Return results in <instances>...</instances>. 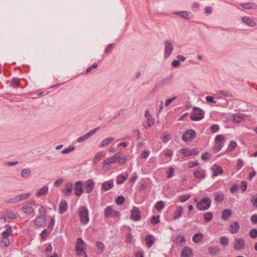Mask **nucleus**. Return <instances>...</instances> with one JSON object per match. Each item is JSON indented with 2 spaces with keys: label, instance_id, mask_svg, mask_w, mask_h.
Instances as JSON below:
<instances>
[{
  "label": "nucleus",
  "instance_id": "obj_51",
  "mask_svg": "<svg viewBox=\"0 0 257 257\" xmlns=\"http://www.w3.org/2000/svg\"><path fill=\"white\" fill-rule=\"evenodd\" d=\"M159 215L153 216L151 219V222L153 224H156L160 222Z\"/></svg>",
  "mask_w": 257,
  "mask_h": 257
},
{
  "label": "nucleus",
  "instance_id": "obj_57",
  "mask_svg": "<svg viewBox=\"0 0 257 257\" xmlns=\"http://www.w3.org/2000/svg\"><path fill=\"white\" fill-rule=\"evenodd\" d=\"M48 235V230L46 229H44L41 233V237L43 239H45Z\"/></svg>",
  "mask_w": 257,
  "mask_h": 257
},
{
  "label": "nucleus",
  "instance_id": "obj_29",
  "mask_svg": "<svg viewBox=\"0 0 257 257\" xmlns=\"http://www.w3.org/2000/svg\"><path fill=\"white\" fill-rule=\"evenodd\" d=\"M22 209L27 214H31L34 211V209L32 206L26 205L24 206Z\"/></svg>",
  "mask_w": 257,
  "mask_h": 257
},
{
  "label": "nucleus",
  "instance_id": "obj_58",
  "mask_svg": "<svg viewBox=\"0 0 257 257\" xmlns=\"http://www.w3.org/2000/svg\"><path fill=\"white\" fill-rule=\"evenodd\" d=\"M174 169L172 167H170L167 171V177H172L174 175Z\"/></svg>",
  "mask_w": 257,
  "mask_h": 257
},
{
  "label": "nucleus",
  "instance_id": "obj_37",
  "mask_svg": "<svg viewBox=\"0 0 257 257\" xmlns=\"http://www.w3.org/2000/svg\"><path fill=\"white\" fill-rule=\"evenodd\" d=\"M174 14L178 15L180 17L183 18L185 19H186V20L189 19L188 13L186 11L177 12L174 13Z\"/></svg>",
  "mask_w": 257,
  "mask_h": 257
},
{
  "label": "nucleus",
  "instance_id": "obj_38",
  "mask_svg": "<svg viewBox=\"0 0 257 257\" xmlns=\"http://www.w3.org/2000/svg\"><path fill=\"white\" fill-rule=\"evenodd\" d=\"M125 199V197L123 196L120 195L115 200L116 204L118 205H122L124 202Z\"/></svg>",
  "mask_w": 257,
  "mask_h": 257
},
{
  "label": "nucleus",
  "instance_id": "obj_18",
  "mask_svg": "<svg viewBox=\"0 0 257 257\" xmlns=\"http://www.w3.org/2000/svg\"><path fill=\"white\" fill-rule=\"evenodd\" d=\"M241 21L244 24L250 27H254L256 26V23L254 21L250 19L247 17H243L241 18Z\"/></svg>",
  "mask_w": 257,
  "mask_h": 257
},
{
  "label": "nucleus",
  "instance_id": "obj_63",
  "mask_svg": "<svg viewBox=\"0 0 257 257\" xmlns=\"http://www.w3.org/2000/svg\"><path fill=\"white\" fill-rule=\"evenodd\" d=\"M133 237L132 234L127 233L126 237V241L129 243H132Z\"/></svg>",
  "mask_w": 257,
  "mask_h": 257
},
{
  "label": "nucleus",
  "instance_id": "obj_20",
  "mask_svg": "<svg viewBox=\"0 0 257 257\" xmlns=\"http://www.w3.org/2000/svg\"><path fill=\"white\" fill-rule=\"evenodd\" d=\"M230 232L232 234L237 233L240 229V225L238 222H235L230 225Z\"/></svg>",
  "mask_w": 257,
  "mask_h": 257
},
{
  "label": "nucleus",
  "instance_id": "obj_60",
  "mask_svg": "<svg viewBox=\"0 0 257 257\" xmlns=\"http://www.w3.org/2000/svg\"><path fill=\"white\" fill-rule=\"evenodd\" d=\"M97 67V64L96 63L93 64L91 66L88 67L86 70V73H89L91 71H92L93 69L96 68Z\"/></svg>",
  "mask_w": 257,
  "mask_h": 257
},
{
  "label": "nucleus",
  "instance_id": "obj_16",
  "mask_svg": "<svg viewBox=\"0 0 257 257\" xmlns=\"http://www.w3.org/2000/svg\"><path fill=\"white\" fill-rule=\"evenodd\" d=\"M212 171L213 172L212 177H215L221 175L223 172V169L222 167L216 164L214 165L212 167Z\"/></svg>",
  "mask_w": 257,
  "mask_h": 257
},
{
  "label": "nucleus",
  "instance_id": "obj_9",
  "mask_svg": "<svg viewBox=\"0 0 257 257\" xmlns=\"http://www.w3.org/2000/svg\"><path fill=\"white\" fill-rule=\"evenodd\" d=\"M131 218L134 221L140 220L141 218V212L136 206H134L131 211Z\"/></svg>",
  "mask_w": 257,
  "mask_h": 257
},
{
  "label": "nucleus",
  "instance_id": "obj_1",
  "mask_svg": "<svg viewBox=\"0 0 257 257\" xmlns=\"http://www.w3.org/2000/svg\"><path fill=\"white\" fill-rule=\"evenodd\" d=\"M211 200L209 197H204L200 201L197 202L196 207L199 210H206L211 205Z\"/></svg>",
  "mask_w": 257,
  "mask_h": 257
},
{
  "label": "nucleus",
  "instance_id": "obj_13",
  "mask_svg": "<svg viewBox=\"0 0 257 257\" xmlns=\"http://www.w3.org/2000/svg\"><path fill=\"white\" fill-rule=\"evenodd\" d=\"M193 253L191 248L185 246L182 249L180 253L181 257H192Z\"/></svg>",
  "mask_w": 257,
  "mask_h": 257
},
{
  "label": "nucleus",
  "instance_id": "obj_55",
  "mask_svg": "<svg viewBox=\"0 0 257 257\" xmlns=\"http://www.w3.org/2000/svg\"><path fill=\"white\" fill-rule=\"evenodd\" d=\"M240 188L241 189L242 191H245L247 188V183L246 181H243L241 182V185Z\"/></svg>",
  "mask_w": 257,
  "mask_h": 257
},
{
  "label": "nucleus",
  "instance_id": "obj_53",
  "mask_svg": "<svg viewBox=\"0 0 257 257\" xmlns=\"http://www.w3.org/2000/svg\"><path fill=\"white\" fill-rule=\"evenodd\" d=\"M97 249L99 250V253H101L103 251L104 245L102 242H98L96 244Z\"/></svg>",
  "mask_w": 257,
  "mask_h": 257
},
{
  "label": "nucleus",
  "instance_id": "obj_32",
  "mask_svg": "<svg viewBox=\"0 0 257 257\" xmlns=\"http://www.w3.org/2000/svg\"><path fill=\"white\" fill-rule=\"evenodd\" d=\"M48 187L45 186L38 190L37 195L39 196H43L45 195L48 192Z\"/></svg>",
  "mask_w": 257,
  "mask_h": 257
},
{
  "label": "nucleus",
  "instance_id": "obj_19",
  "mask_svg": "<svg viewBox=\"0 0 257 257\" xmlns=\"http://www.w3.org/2000/svg\"><path fill=\"white\" fill-rule=\"evenodd\" d=\"M3 238L1 240V244L3 247H7L10 244V239L8 238V234L5 232L4 235H2Z\"/></svg>",
  "mask_w": 257,
  "mask_h": 257
},
{
  "label": "nucleus",
  "instance_id": "obj_27",
  "mask_svg": "<svg viewBox=\"0 0 257 257\" xmlns=\"http://www.w3.org/2000/svg\"><path fill=\"white\" fill-rule=\"evenodd\" d=\"M231 215V211L230 209H224L222 213L221 218L224 220L228 219Z\"/></svg>",
  "mask_w": 257,
  "mask_h": 257
},
{
  "label": "nucleus",
  "instance_id": "obj_22",
  "mask_svg": "<svg viewBox=\"0 0 257 257\" xmlns=\"http://www.w3.org/2000/svg\"><path fill=\"white\" fill-rule=\"evenodd\" d=\"M85 191L87 193H90L94 188V182L92 180L89 179L85 183Z\"/></svg>",
  "mask_w": 257,
  "mask_h": 257
},
{
  "label": "nucleus",
  "instance_id": "obj_36",
  "mask_svg": "<svg viewBox=\"0 0 257 257\" xmlns=\"http://www.w3.org/2000/svg\"><path fill=\"white\" fill-rule=\"evenodd\" d=\"M208 252L211 255H215L219 251V248L218 247H209L208 248Z\"/></svg>",
  "mask_w": 257,
  "mask_h": 257
},
{
  "label": "nucleus",
  "instance_id": "obj_26",
  "mask_svg": "<svg viewBox=\"0 0 257 257\" xmlns=\"http://www.w3.org/2000/svg\"><path fill=\"white\" fill-rule=\"evenodd\" d=\"M214 200L217 202H221L224 199V195L219 192H217L214 194Z\"/></svg>",
  "mask_w": 257,
  "mask_h": 257
},
{
  "label": "nucleus",
  "instance_id": "obj_11",
  "mask_svg": "<svg viewBox=\"0 0 257 257\" xmlns=\"http://www.w3.org/2000/svg\"><path fill=\"white\" fill-rule=\"evenodd\" d=\"M75 194L77 196H80L83 193V189L82 188V182L77 181L74 185Z\"/></svg>",
  "mask_w": 257,
  "mask_h": 257
},
{
  "label": "nucleus",
  "instance_id": "obj_23",
  "mask_svg": "<svg viewBox=\"0 0 257 257\" xmlns=\"http://www.w3.org/2000/svg\"><path fill=\"white\" fill-rule=\"evenodd\" d=\"M183 211V207L182 206H178L177 207V209L174 213L173 218L174 219H177L180 218L181 216Z\"/></svg>",
  "mask_w": 257,
  "mask_h": 257
},
{
  "label": "nucleus",
  "instance_id": "obj_28",
  "mask_svg": "<svg viewBox=\"0 0 257 257\" xmlns=\"http://www.w3.org/2000/svg\"><path fill=\"white\" fill-rule=\"evenodd\" d=\"M112 214V207L111 206H108L104 209V217L105 218L111 217Z\"/></svg>",
  "mask_w": 257,
  "mask_h": 257
},
{
  "label": "nucleus",
  "instance_id": "obj_30",
  "mask_svg": "<svg viewBox=\"0 0 257 257\" xmlns=\"http://www.w3.org/2000/svg\"><path fill=\"white\" fill-rule=\"evenodd\" d=\"M5 217L11 219H16L18 215L13 211H7L5 213Z\"/></svg>",
  "mask_w": 257,
  "mask_h": 257
},
{
  "label": "nucleus",
  "instance_id": "obj_34",
  "mask_svg": "<svg viewBox=\"0 0 257 257\" xmlns=\"http://www.w3.org/2000/svg\"><path fill=\"white\" fill-rule=\"evenodd\" d=\"M112 180H109L108 182H105L102 185V188L103 190L107 191L112 187V185L111 184Z\"/></svg>",
  "mask_w": 257,
  "mask_h": 257
},
{
  "label": "nucleus",
  "instance_id": "obj_15",
  "mask_svg": "<svg viewBox=\"0 0 257 257\" xmlns=\"http://www.w3.org/2000/svg\"><path fill=\"white\" fill-rule=\"evenodd\" d=\"M68 205L67 201L65 200H62L59 203V212L60 214L65 213L68 209Z\"/></svg>",
  "mask_w": 257,
  "mask_h": 257
},
{
  "label": "nucleus",
  "instance_id": "obj_3",
  "mask_svg": "<svg viewBox=\"0 0 257 257\" xmlns=\"http://www.w3.org/2000/svg\"><path fill=\"white\" fill-rule=\"evenodd\" d=\"M79 216L81 223L86 224L89 221L88 210L84 206H82L79 210Z\"/></svg>",
  "mask_w": 257,
  "mask_h": 257
},
{
  "label": "nucleus",
  "instance_id": "obj_2",
  "mask_svg": "<svg viewBox=\"0 0 257 257\" xmlns=\"http://www.w3.org/2000/svg\"><path fill=\"white\" fill-rule=\"evenodd\" d=\"M204 116L203 111L199 107H194L192 109L190 118L192 120L197 121L203 119Z\"/></svg>",
  "mask_w": 257,
  "mask_h": 257
},
{
  "label": "nucleus",
  "instance_id": "obj_56",
  "mask_svg": "<svg viewBox=\"0 0 257 257\" xmlns=\"http://www.w3.org/2000/svg\"><path fill=\"white\" fill-rule=\"evenodd\" d=\"M186 239L184 236H177L176 238V243H182L185 242Z\"/></svg>",
  "mask_w": 257,
  "mask_h": 257
},
{
  "label": "nucleus",
  "instance_id": "obj_45",
  "mask_svg": "<svg viewBox=\"0 0 257 257\" xmlns=\"http://www.w3.org/2000/svg\"><path fill=\"white\" fill-rule=\"evenodd\" d=\"M5 227L6 228V230L4 231L2 233V234L4 235V233L6 232V233L8 234V236H10L13 231L12 226L10 225L7 224L5 226Z\"/></svg>",
  "mask_w": 257,
  "mask_h": 257
},
{
  "label": "nucleus",
  "instance_id": "obj_52",
  "mask_svg": "<svg viewBox=\"0 0 257 257\" xmlns=\"http://www.w3.org/2000/svg\"><path fill=\"white\" fill-rule=\"evenodd\" d=\"M76 251L77 253L79 255H82L83 254H86V253L83 247H80L78 245H76Z\"/></svg>",
  "mask_w": 257,
  "mask_h": 257
},
{
  "label": "nucleus",
  "instance_id": "obj_33",
  "mask_svg": "<svg viewBox=\"0 0 257 257\" xmlns=\"http://www.w3.org/2000/svg\"><path fill=\"white\" fill-rule=\"evenodd\" d=\"M20 84V81L17 78H13L11 81V86L14 88H18Z\"/></svg>",
  "mask_w": 257,
  "mask_h": 257
},
{
  "label": "nucleus",
  "instance_id": "obj_24",
  "mask_svg": "<svg viewBox=\"0 0 257 257\" xmlns=\"http://www.w3.org/2000/svg\"><path fill=\"white\" fill-rule=\"evenodd\" d=\"M241 7L246 10L256 9H257V5L252 3H248L240 4Z\"/></svg>",
  "mask_w": 257,
  "mask_h": 257
},
{
  "label": "nucleus",
  "instance_id": "obj_47",
  "mask_svg": "<svg viewBox=\"0 0 257 257\" xmlns=\"http://www.w3.org/2000/svg\"><path fill=\"white\" fill-rule=\"evenodd\" d=\"M181 152L184 157L191 156V150H190L188 148L182 149Z\"/></svg>",
  "mask_w": 257,
  "mask_h": 257
},
{
  "label": "nucleus",
  "instance_id": "obj_43",
  "mask_svg": "<svg viewBox=\"0 0 257 257\" xmlns=\"http://www.w3.org/2000/svg\"><path fill=\"white\" fill-rule=\"evenodd\" d=\"M75 148L74 146H69V147L61 151V153H62V154H68V153H70L71 152L74 151Z\"/></svg>",
  "mask_w": 257,
  "mask_h": 257
},
{
  "label": "nucleus",
  "instance_id": "obj_39",
  "mask_svg": "<svg viewBox=\"0 0 257 257\" xmlns=\"http://www.w3.org/2000/svg\"><path fill=\"white\" fill-rule=\"evenodd\" d=\"M194 175L195 177H205L206 174L204 171L202 169L196 170L194 172Z\"/></svg>",
  "mask_w": 257,
  "mask_h": 257
},
{
  "label": "nucleus",
  "instance_id": "obj_14",
  "mask_svg": "<svg viewBox=\"0 0 257 257\" xmlns=\"http://www.w3.org/2000/svg\"><path fill=\"white\" fill-rule=\"evenodd\" d=\"M112 167V157L105 159L103 162L102 168L103 170H108Z\"/></svg>",
  "mask_w": 257,
  "mask_h": 257
},
{
  "label": "nucleus",
  "instance_id": "obj_54",
  "mask_svg": "<svg viewBox=\"0 0 257 257\" xmlns=\"http://www.w3.org/2000/svg\"><path fill=\"white\" fill-rule=\"evenodd\" d=\"M237 146V143L234 141H231L228 146V150L230 151L233 150Z\"/></svg>",
  "mask_w": 257,
  "mask_h": 257
},
{
  "label": "nucleus",
  "instance_id": "obj_12",
  "mask_svg": "<svg viewBox=\"0 0 257 257\" xmlns=\"http://www.w3.org/2000/svg\"><path fill=\"white\" fill-rule=\"evenodd\" d=\"M34 221L36 226H42L45 224L46 219L43 215H39L36 216Z\"/></svg>",
  "mask_w": 257,
  "mask_h": 257
},
{
  "label": "nucleus",
  "instance_id": "obj_4",
  "mask_svg": "<svg viewBox=\"0 0 257 257\" xmlns=\"http://www.w3.org/2000/svg\"><path fill=\"white\" fill-rule=\"evenodd\" d=\"M224 140V137L222 135H218L216 136L215 138V149L217 151H219L223 146V141Z\"/></svg>",
  "mask_w": 257,
  "mask_h": 257
},
{
  "label": "nucleus",
  "instance_id": "obj_17",
  "mask_svg": "<svg viewBox=\"0 0 257 257\" xmlns=\"http://www.w3.org/2000/svg\"><path fill=\"white\" fill-rule=\"evenodd\" d=\"M73 189V185L72 183H68L65 185V187L63 190V193L66 196H70Z\"/></svg>",
  "mask_w": 257,
  "mask_h": 257
},
{
  "label": "nucleus",
  "instance_id": "obj_35",
  "mask_svg": "<svg viewBox=\"0 0 257 257\" xmlns=\"http://www.w3.org/2000/svg\"><path fill=\"white\" fill-rule=\"evenodd\" d=\"M213 214L211 212H206L204 214L203 217L206 222H210L213 218Z\"/></svg>",
  "mask_w": 257,
  "mask_h": 257
},
{
  "label": "nucleus",
  "instance_id": "obj_21",
  "mask_svg": "<svg viewBox=\"0 0 257 257\" xmlns=\"http://www.w3.org/2000/svg\"><path fill=\"white\" fill-rule=\"evenodd\" d=\"M145 240L146 246L149 248L151 247L154 243V238L151 234L147 235L145 237Z\"/></svg>",
  "mask_w": 257,
  "mask_h": 257
},
{
  "label": "nucleus",
  "instance_id": "obj_59",
  "mask_svg": "<svg viewBox=\"0 0 257 257\" xmlns=\"http://www.w3.org/2000/svg\"><path fill=\"white\" fill-rule=\"evenodd\" d=\"M220 93L223 96L226 97H232V95L230 92L226 90H221Z\"/></svg>",
  "mask_w": 257,
  "mask_h": 257
},
{
  "label": "nucleus",
  "instance_id": "obj_5",
  "mask_svg": "<svg viewBox=\"0 0 257 257\" xmlns=\"http://www.w3.org/2000/svg\"><path fill=\"white\" fill-rule=\"evenodd\" d=\"M245 245V240L243 238H235L233 244L234 249L235 250H240L242 249Z\"/></svg>",
  "mask_w": 257,
  "mask_h": 257
},
{
  "label": "nucleus",
  "instance_id": "obj_41",
  "mask_svg": "<svg viewBox=\"0 0 257 257\" xmlns=\"http://www.w3.org/2000/svg\"><path fill=\"white\" fill-rule=\"evenodd\" d=\"M228 242L229 239L226 236H222L220 238V242L221 244L224 246H226L228 245Z\"/></svg>",
  "mask_w": 257,
  "mask_h": 257
},
{
  "label": "nucleus",
  "instance_id": "obj_50",
  "mask_svg": "<svg viewBox=\"0 0 257 257\" xmlns=\"http://www.w3.org/2000/svg\"><path fill=\"white\" fill-rule=\"evenodd\" d=\"M31 175V171L29 169H24L22 170L21 175L22 177L29 176Z\"/></svg>",
  "mask_w": 257,
  "mask_h": 257
},
{
  "label": "nucleus",
  "instance_id": "obj_61",
  "mask_svg": "<svg viewBox=\"0 0 257 257\" xmlns=\"http://www.w3.org/2000/svg\"><path fill=\"white\" fill-rule=\"evenodd\" d=\"M177 98V96L173 97L171 98L167 99L165 101V105L166 106H169L171 102H172L174 100H175Z\"/></svg>",
  "mask_w": 257,
  "mask_h": 257
},
{
  "label": "nucleus",
  "instance_id": "obj_25",
  "mask_svg": "<svg viewBox=\"0 0 257 257\" xmlns=\"http://www.w3.org/2000/svg\"><path fill=\"white\" fill-rule=\"evenodd\" d=\"M203 237V235L202 233H196L193 236L192 240L195 243H198L201 241Z\"/></svg>",
  "mask_w": 257,
  "mask_h": 257
},
{
  "label": "nucleus",
  "instance_id": "obj_6",
  "mask_svg": "<svg viewBox=\"0 0 257 257\" xmlns=\"http://www.w3.org/2000/svg\"><path fill=\"white\" fill-rule=\"evenodd\" d=\"M164 57L165 59H167L171 55L173 50V47L172 43L168 40H166L164 41Z\"/></svg>",
  "mask_w": 257,
  "mask_h": 257
},
{
  "label": "nucleus",
  "instance_id": "obj_44",
  "mask_svg": "<svg viewBox=\"0 0 257 257\" xmlns=\"http://www.w3.org/2000/svg\"><path fill=\"white\" fill-rule=\"evenodd\" d=\"M30 193L23 194L18 195L20 202L28 198L31 196Z\"/></svg>",
  "mask_w": 257,
  "mask_h": 257
},
{
  "label": "nucleus",
  "instance_id": "obj_7",
  "mask_svg": "<svg viewBox=\"0 0 257 257\" xmlns=\"http://www.w3.org/2000/svg\"><path fill=\"white\" fill-rule=\"evenodd\" d=\"M99 129V127H97L94 128L90 130L87 133H86L85 135L78 138L77 140V142L78 143H81L82 142H84V141L87 140L89 138L91 137L92 135H93L95 133H96V132Z\"/></svg>",
  "mask_w": 257,
  "mask_h": 257
},
{
  "label": "nucleus",
  "instance_id": "obj_8",
  "mask_svg": "<svg viewBox=\"0 0 257 257\" xmlns=\"http://www.w3.org/2000/svg\"><path fill=\"white\" fill-rule=\"evenodd\" d=\"M196 136L195 132L193 130H189L185 132L182 136V140L184 142H187L193 139Z\"/></svg>",
  "mask_w": 257,
  "mask_h": 257
},
{
  "label": "nucleus",
  "instance_id": "obj_62",
  "mask_svg": "<svg viewBox=\"0 0 257 257\" xmlns=\"http://www.w3.org/2000/svg\"><path fill=\"white\" fill-rule=\"evenodd\" d=\"M201 158L204 161L207 160L210 158V154L208 152H205L202 155Z\"/></svg>",
  "mask_w": 257,
  "mask_h": 257
},
{
  "label": "nucleus",
  "instance_id": "obj_48",
  "mask_svg": "<svg viewBox=\"0 0 257 257\" xmlns=\"http://www.w3.org/2000/svg\"><path fill=\"white\" fill-rule=\"evenodd\" d=\"M219 130V126L218 124H214L210 126V131L212 133H215Z\"/></svg>",
  "mask_w": 257,
  "mask_h": 257
},
{
  "label": "nucleus",
  "instance_id": "obj_10",
  "mask_svg": "<svg viewBox=\"0 0 257 257\" xmlns=\"http://www.w3.org/2000/svg\"><path fill=\"white\" fill-rule=\"evenodd\" d=\"M126 157L121 154H115L113 155V163L117 162L119 164H122L125 162Z\"/></svg>",
  "mask_w": 257,
  "mask_h": 257
},
{
  "label": "nucleus",
  "instance_id": "obj_49",
  "mask_svg": "<svg viewBox=\"0 0 257 257\" xmlns=\"http://www.w3.org/2000/svg\"><path fill=\"white\" fill-rule=\"evenodd\" d=\"M249 235L252 238L257 237V229L253 228L251 229L249 232Z\"/></svg>",
  "mask_w": 257,
  "mask_h": 257
},
{
  "label": "nucleus",
  "instance_id": "obj_31",
  "mask_svg": "<svg viewBox=\"0 0 257 257\" xmlns=\"http://www.w3.org/2000/svg\"><path fill=\"white\" fill-rule=\"evenodd\" d=\"M112 142V138L109 137L103 140L101 143L99 144V147L100 148L104 147L108 144H110Z\"/></svg>",
  "mask_w": 257,
  "mask_h": 257
},
{
  "label": "nucleus",
  "instance_id": "obj_40",
  "mask_svg": "<svg viewBox=\"0 0 257 257\" xmlns=\"http://www.w3.org/2000/svg\"><path fill=\"white\" fill-rule=\"evenodd\" d=\"M165 207L164 202L163 201H159L157 202L155 208L158 211H160Z\"/></svg>",
  "mask_w": 257,
  "mask_h": 257
},
{
  "label": "nucleus",
  "instance_id": "obj_64",
  "mask_svg": "<svg viewBox=\"0 0 257 257\" xmlns=\"http://www.w3.org/2000/svg\"><path fill=\"white\" fill-rule=\"evenodd\" d=\"M251 222L253 224H257V214H253L250 218Z\"/></svg>",
  "mask_w": 257,
  "mask_h": 257
},
{
  "label": "nucleus",
  "instance_id": "obj_46",
  "mask_svg": "<svg viewBox=\"0 0 257 257\" xmlns=\"http://www.w3.org/2000/svg\"><path fill=\"white\" fill-rule=\"evenodd\" d=\"M191 197L190 194L182 195L179 197V200L182 202H184L188 200Z\"/></svg>",
  "mask_w": 257,
  "mask_h": 257
},
{
  "label": "nucleus",
  "instance_id": "obj_42",
  "mask_svg": "<svg viewBox=\"0 0 257 257\" xmlns=\"http://www.w3.org/2000/svg\"><path fill=\"white\" fill-rule=\"evenodd\" d=\"M19 199L18 197V195L9 199L6 202L7 203H11V204H14L19 202Z\"/></svg>",
  "mask_w": 257,
  "mask_h": 257
}]
</instances>
